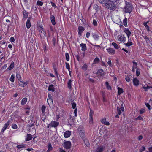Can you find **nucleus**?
I'll return each mask as SVG.
<instances>
[{
	"label": "nucleus",
	"instance_id": "obj_17",
	"mask_svg": "<svg viewBox=\"0 0 152 152\" xmlns=\"http://www.w3.org/2000/svg\"><path fill=\"white\" fill-rule=\"evenodd\" d=\"M47 102L48 104H51L53 102V99L52 98V96L50 94H48Z\"/></svg>",
	"mask_w": 152,
	"mask_h": 152
},
{
	"label": "nucleus",
	"instance_id": "obj_5",
	"mask_svg": "<svg viewBox=\"0 0 152 152\" xmlns=\"http://www.w3.org/2000/svg\"><path fill=\"white\" fill-rule=\"evenodd\" d=\"M12 119H11V120H8V121L5 124L4 126L2 128L1 132H3L7 129V128L9 125L10 124L12 123Z\"/></svg>",
	"mask_w": 152,
	"mask_h": 152
},
{
	"label": "nucleus",
	"instance_id": "obj_61",
	"mask_svg": "<svg viewBox=\"0 0 152 152\" xmlns=\"http://www.w3.org/2000/svg\"><path fill=\"white\" fill-rule=\"evenodd\" d=\"M93 114V112L91 110H90L89 115L90 117H92Z\"/></svg>",
	"mask_w": 152,
	"mask_h": 152
},
{
	"label": "nucleus",
	"instance_id": "obj_45",
	"mask_svg": "<svg viewBox=\"0 0 152 152\" xmlns=\"http://www.w3.org/2000/svg\"><path fill=\"white\" fill-rule=\"evenodd\" d=\"M10 80L11 82H14L15 80V76L14 74H12L10 78Z\"/></svg>",
	"mask_w": 152,
	"mask_h": 152
},
{
	"label": "nucleus",
	"instance_id": "obj_44",
	"mask_svg": "<svg viewBox=\"0 0 152 152\" xmlns=\"http://www.w3.org/2000/svg\"><path fill=\"white\" fill-rule=\"evenodd\" d=\"M99 61V58L96 57L94 59L93 61V63L94 64H96L98 63Z\"/></svg>",
	"mask_w": 152,
	"mask_h": 152
},
{
	"label": "nucleus",
	"instance_id": "obj_38",
	"mask_svg": "<svg viewBox=\"0 0 152 152\" xmlns=\"http://www.w3.org/2000/svg\"><path fill=\"white\" fill-rule=\"evenodd\" d=\"M143 88L145 90V91H146L148 89L151 88V87L148 86V85H144L143 86Z\"/></svg>",
	"mask_w": 152,
	"mask_h": 152
},
{
	"label": "nucleus",
	"instance_id": "obj_58",
	"mask_svg": "<svg viewBox=\"0 0 152 152\" xmlns=\"http://www.w3.org/2000/svg\"><path fill=\"white\" fill-rule=\"evenodd\" d=\"M93 23L94 26H97V22L95 20H93Z\"/></svg>",
	"mask_w": 152,
	"mask_h": 152
},
{
	"label": "nucleus",
	"instance_id": "obj_10",
	"mask_svg": "<svg viewBox=\"0 0 152 152\" xmlns=\"http://www.w3.org/2000/svg\"><path fill=\"white\" fill-rule=\"evenodd\" d=\"M96 74L98 76H103L105 75V72L102 69H100L97 71Z\"/></svg>",
	"mask_w": 152,
	"mask_h": 152
},
{
	"label": "nucleus",
	"instance_id": "obj_63",
	"mask_svg": "<svg viewBox=\"0 0 152 152\" xmlns=\"http://www.w3.org/2000/svg\"><path fill=\"white\" fill-rule=\"evenodd\" d=\"M136 119L139 120H142L143 119L141 116H139L136 118Z\"/></svg>",
	"mask_w": 152,
	"mask_h": 152
},
{
	"label": "nucleus",
	"instance_id": "obj_2",
	"mask_svg": "<svg viewBox=\"0 0 152 152\" xmlns=\"http://www.w3.org/2000/svg\"><path fill=\"white\" fill-rule=\"evenodd\" d=\"M78 131L79 132V135L82 139L85 138L86 135L85 134V130L82 126H80L78 129Z\"/></svg>",
	"mask_w": 152,
	"mask_h": 152
},
{
	"label": "nucleus",
	"instance_id": "obj_48",
	"mask_svg": "<svg viewBox=\"0 0 152 152\" xmlns=\"http://www.w3.org/2000/svg\"><path fill=\"white\" fill-rule=\"evenodd\" d=\"M133 68L136 69L137 68V64L136 62L133 61Z\"/></svg>",
	"mask_w": 152,
	"mask_h": 152
},
{
	"label": "nucleus",
	"instance_id": "obj_25",
	"mask_svg": "<svg viewBox=\"0 0 152 152\" xmlns=\"http://www.w3.org/2000/svg\"><path fill=\"white\" fill-rule=\"evenodd\" d=\"M27 137L26 139V141H28L31 140L32 138V137L30 134H28L27 135Z\"/></svg>",
	"mask_w": 152,
	"mask_h": 152
},
{
	"label": "nucleus",
	"instance_id": "obj_6",
	"mask_svg": "<svg viewBox=\"0 0 152 152\" xmlns=\"http://www.w3.org/2000/svg\"><path fill=\"white\" fill-rule=\"evenodd\" d=\"M71 142L69 141H64L63 145V147L66 149H69L71 147Z\"/></svg>",
	"mask_w": 152,
	"mask_h": 152
},
{
	"label": "nucleus",
	"instance_id": "obj_14",
	"mask_svg": "<svg viewBox=\"0 0 152 152\" xmlns=\"http://www.w3.org/2000/svg\"><path fill=\"white\" fill-rule=\"evenodd\" d=\"M28 83V82L27 81L23 82L20 80L19 82V85L21 87H24L27 85Z\"/></svg>",
	"mask_w": 152,
	"mask_h": 152
},
{
	"label": "nucleus",
	"instance_id": "obj_40",
	"mask_svg": "<svg viewBox=\"0 0 152 152\" xmlns=\"http://www.w3.org/2000/svg\"><path fill=\"white\" fill-rule=\"evenodd\" d=\"M71 82L72 81L71 79H69V81L67 83L68 87L69 89H71L72 88L71 86Z\"/></svg>",
	"mask_w": 152,
	"mask_h": 152
},
{
	"label": "nucleus",
	"instance_id": "obj_8",
	"mask_svg": "<svg viewBox=\"0 0 152 152\" xmlns=\"http://www.w3.org/2000/svg\"><path fill=\"white\" fill-rule=\"evenodd\" d=\"M59 123L58 122L55 121H52L49 123L50 126L53 127L55 128L56 127L59 125Z\"/></svg>",
	"mask_w": 152,
	"mask_h": 152
},
{
	"label": "nucleus",
	"instance_id": "obj_24",
	"mask_svg": "<svg viewBox=\"0 0 152 152\" xmlns=\"http://www.w3.org/2000/svg\"><path fill=\"white\" fill-rule=\"evenodd\" d=\"M48 90L49 91L52 92L54 91L55 90L53 85L52 84L50 85L48 87Z\"/></svg>",
	"mask_w": 152,
	"mask_h": 152
},
{
	"label": "nucleus",
	"instance_id": "obj_60",
	"mask_svg": "<svg viewBox=\"0 0 152 152\" xmlns=\"http://www.w3.org/2000/svg\"><path fill=\"white\" fill-rule=\"evenodd\" d=\"M145 111V110L144 109L142 108L140 110V114H142Z\"/></svg>",
	"mask_w": 152,
	"mask_h": 152
},
{
	"label": "nucleus",
	"instance_id": "obj_30",
	"mask_svg": "<svg viewBox=\"0 0 152 152\" xmlns=\"http://www.w3.org/2000/svg\"><path fill=\"white\" fill-rule=\"evenodd\" d=\"M27 99L26 98H24L22 100L21 103L22 105L25 104L27 102Z\"/></svg>",
	"mask_w": 152,
	"mask_h": 152
},
{
	"label": "nucleus",
	"instance_id": "obj_39",
	"mask_svg": "<svg viewBox=\"0 0 152 152\" xmlns=\"http://www.w3.org/2000/svg\"><path fill=\"white\" fill-rule=\"evenodd\" d=\"M112 45L114 47V48L116 49H118L119 48V46L115 42H112Z\"/></svg>",
	"mask_w": 152,
	"mask_h": 152
},
{
	"label": "nucleus",
	"instance_id": "obj_33",
	"mask_svg": "<svg viewBox=\"0 0 152 152\" xmlns=\"http://www.w3.org/2000/svg\"><path fill=\"white\" fill-rule=\"evenodd\" d=\"M16 147L18 148L19 149L24 148L25 147V145L24 144L18 145Z\"/></svg>",
	"mask_w": 152,
	"mask_h": 152
},
{
	"label": "nucleus",
	"instance_id": "obj_29",
	"mask_svg": "<svg viewBox=\"0 0 152 152\" xmlns=\"http://www.w3.org/2000/svg\"><path fill=\"white\" fill-rule=\"evenodd\" d=\"M14 62L13 61H12L11 62L10 66L8 68V69L10 70H12L14 68Z\"/></svg>",
	"mask_w": 152,
	"mask_h": 152
},
{
	"label": "nucleus",
	"instance_id": "obj_32",
	"mask_svg": "<svg viewBox=\"0 0 152 152\" xmlns=\"http://www.w3.org/2000/svg\"><path fill=\"white\" fill-rule=\"evenodd\" d=\"M83 140L84 142L86 144V145L88 147L89 145V143L88 140L86 139L85 138Z\"/></svg>",
	"mask_w": 152,
	"mask_h": 152
},
{
	"label": "nucleus",
	"instance_id": "obj_53",
	"mask_svg": "<svg viewBox=\"0 0 152 152\" xmlns=\"http://www.w3.org/2000/svg\"><path fill=\"white\" fill-rule=\"evenodd\" d=\"M145 148L144 147L142 146L141 147V148H140V149H139L140 151V152H141L142 151H143L145 150Z\"/></svg>",
	"mask_w": 152,
	"mask_h": 152
},
{
	"label": "nucleus",
	"instance_id": "obj_23",
	"mask_svg": "<svg viewBox=\"0 0 152 152\" xmlns=\"http://www.w3.org/2000/svg\"><path fill=\"white\" fill-rule=\"evenodd\" d=\"M92 35L94 40L96 41L98 40L99 38V36L98 34L95 33H93L92 34Z\"/></svg>",
	"mask_w": 152,
	"mask_h": 152
},
{
	"label": "nucleus",
	"instance_id": "obj_34",
	"mask_svg": "<svg viewBox=\"0 0 152 152\" xmlns=\"http://www.w3.org/2000/svg\"><path fill=\"white\" fill-rule=\"evenodd\" d=\"M104 148L103 147L100 146L98 147L97 149V151L98 152H102L103 151Z\"/></svg>",
	"mask_w": 152,
	"mask_h": 152
},
{
	"label": "nucleus",
	"instance_id": "obj_50",
	"mask_svg": "<svg viewBox=\"0 0 152 152\" xmlns=\"http://www.w3.org/2000/svg\"><path fill=\"white\" fill-rule=\"evenodd\" d=\"M12 127L14 129H17L18 128L16 124H14L12 126Z\"/></svg>",
	"mask_w": 152,
	"mask_h": 152
},
{
	"label": "nucleus",
	"instance_id": "obj_20",
	"mask_svg": "<svg viewBox=\"0 0 152 152\" xmlns=\"http://www.w3.org/2000/svg\"><path fill=\"white\" fill-rule=\"evenodd\" d=\"M101 122L104 125H110V123L109 122L106 121V119L105 118L102 119L101 120Z\"/></svg>",
	"mask_w": 152,
	"mask_h": 152
},
{
	"label": "nucleus",
	"instance_id": "obj_62",
	"mask_svg": "<svg viewBox=\"0 0 152 152\" xmlns=\"http://www.w3.org/2000/svg\"><path fill=\"white\" fill-rule=\"evenodd\" d=\"M89 123L90 124H92L93 123V119L92 117H90Z\"/></svg>",
	"mask_w": 152,
	"mask_h": 152
},
{
	"label": "nucleus",
	"instance_id": "obj_3",
	"mask_svg": "<svg viewBox=\"0 0 152 152\" xmlns=\"http://www.w3.org/2000/svg\"><path fill=\"white\" fill-rule=\"evenodd\" d=\"M106 8L110 10H114L115 9L116 6L115 4L113 2L109 1L105 6Z\"/></svg>",
	"mask_w": 152,
	"mask_h": 152
},
{
	"label": "nucleus",
	"instance_id": "obj_21",
	"mask_svg": "<svg viewBox=\"0 0 152 152\" xmlns=\"http://www.w3.org/2000/svg\"><path fill=\"white\" fill-rule=\"evenodd\" d=\"M98 1L105 6L109 1L108 0H98Z\"/></svg>",
	"mask_w": 152,
	"mask_h": 152
},
{
	"label": "nucleus",
	"instance_id": "obj_64",
	"mask_svg": "<svg viewBox=\"0 0 152 152\" xmlns=\"http://www.w3.org/2000/svg\"><path fill=\"white\" fill-rule=\"evenodd\" d=\"M7 67V64H5L4 65H3L2 67L1 68V69L2 70H3L4 69H5Z\"/></svg>",
	"mask_w": 152,
	"mask_h": 152
},
{
	"label": "nucleus",
	"instance_id": "obj_36",
	"mask_svg": "<svg viewBox=\"0 0 152 152\" xmlns=\"http://www.w3.org/2000/svg\"><path fill=\"white\" fill-rule=\"evenodd\" d=\"M36 4L38 6H42L43 5V2L39 0H38Z\"/></svg>",
	"mask_w": 152,
	"mask_h": 152
},
{
	"label": "nucleus",
	"instance_id": "obj_4",
	"mask_svg": "<svg viewBox=\"0 0 152 152\" xmlns=\"http://www.w3.org/2000/svg\"><path fill=\"white\" fill-rule=\"evenodd\" d=\"M117 109L118 114L115 115V117L118 118L119 117V115H120L122 113V112H123L124 110L123 103L121 104L120 107L119 108L118 106L117 107Z\"/></svg>",
	"mask_w": 152,
	"mask_h": 152
},
{
	"label": "nucleus",
	"instance_id": "obj_41",
	"mask_svg": "<svg viewBox=\"0 0 152 152\" xmlns=\"http://www.w3.org/2000/svg\"><path fill=\"white\" fill-rule=\"evenodd\" d=\"M46 108V107L45 105H42L41 107V110L42 113L44 114L45 111V109Z\"/></svg>",
	"mask_w": 152,
	"mask_h": 152
},
{
	"label": "nucleus",
	"instance_id": "obj_9",
	"mask_svg": "<svg viewBox=\"0 0 152 152\" xmlns=\"http://www.w3.org/2000/svg\"><path fill=\"white\" fill-rule=\"evenodd\" d=\"M118 40L121 42H124L126 41V38L124 35L122 34L118 35Z\"/></svg>",
	"mask_w": 152,
	"mask_h": 152
},
{
	"label": "nucleus",
	"instance_id": "obj_55",
	"mask_svg": "<svg viewBox=\"0 0 152 152\" xmlns=\"http://www.w3.org/2000/svg\"><path fill=\"white\" fill-rule=\"evenodd\" d=\"M140 74V72L139 70L137 69L136 71V75L137 76H138Z\"/></svg>",
	"mask_w": 152,
	"mask_h": 152
},
{
	"label": "nucleus",
	"instance_id": "obj_31",
	"mask_svg": "<svg viewBox=\"0 0 152 152\" xmlns=\"http://www.w3.org/2000/svg\"><path fill=\"white\" fill-rule=\"evenodd\" d=\"M123 23L124 25L126 27L127 26V18L126 17L123 20Z\"/></svg>",
	"mask_w": 152,
	"mask_h": 152
},
{
	"label": "nucleus",
	"instance_id": "obj_15",
	"mask_svg": "<svg viewBox=\"0 0 152 152\" xmlns=\"http://www.w3.org/2000/svg\"><path fill=\"white\" fill-rule=\"evenodd\" d=\"M71 134V132L69 131H66L64 134V135L65 138H68L70 136Z\"/></svg>",
	"mask_w": 152,
	"mask_h": 152
},
{
	"label": "nucleus",
	"instance_id": "obj_12",
	"mask_svg": "<svg viewBox=\"0 0 152 152\" xmlns=\"http://www.w3.org/2000/svg\"><path fill=\"white\" fill-rule=\"evenodd\" d=\"M124 31L127 35L128 39H129V37L131 35V33L129 29L128 28H125L124 29Z\"/></svg>",
	"mask_w": 152,
	"mask_h": 152
},
{
	"label": "nucleus",
	"instance_id": "obj_52",
	"mask_svg": "<svg viewBox=\"0 0 152 152\" xmlns=\"http://www.w3.org/2000/svg\"><path fill=\"white\" fill-rule=\"evenodd\" d=\"M145 104L149 110H150L151 107L149 104L148 103H145Z\"/></svg>",
	"mask_w": 152,
	"mask_h": 152
},
{
	"label": "nucleus",
	"instance_id": "obj_22",
	"mask_svg": "<svg viewBox=\"0 0 152 152\" xmlns=\"http://www.w3.org/2000/svg\"><path fill=\"white\" fill-rule=\"evenodd\" d=\"M133 83L134 86H137L139 84V80L137 78H134L133 79Z\"/></svg>",
	"mask_w": 152,
	"mask_h": 152
},
{
	"label": "nucleus",
	"instance_id": "obj_47",
	"mask_svg": "<svg viewBox=\"0 0 152 152\" xmlns=\"http://www.w3.org/2000/svg\"><path fill=\"white\" fill-rule=\"evenodd\" d=\"M65 64H66V68L69 71L70 70V66H69V64L68 63L66 62Z\"/></svg>",
	"mask_w": 152,
	"mask_h": 152
},
{
	"label": "nucleus",
	"instance_id": "obj_59",
	"mask_svg": "<svg viewBox=\"0 0 152 152\" xmlns=\"http://www.w3.org/2000/svg\"><path fill=\"white\" fill-rule=\"evenodd\" d=\"M143 136L142 135H139L137 138L138 140L139 141L141 140Z\"/></svg>",
	"mask_w": 152,
	"mask_h": 152
},
{
	"label": "nucleus",
	"instance_id": "obj_16",
	"mask_svg": "<svg viewBox=\"0 0 152 152\" xmlns=\"http://www.w3.org/2000/svg\"><path fill=\"white\" fill-rule=\"evenodd\" d=\"M50 20L51 21V23L53 25H55L56 24L55 18L53 15H50Z\"/></svg>",
	"mask_w": 152,
	"mask_h": 152
},
{
	"label": "nucleus",
	"instance_id": "obj_19",
	"mask_svg": "<svg viewBox=\"0 0 152 152\" xmlns=\"http://www.w3.org/2000/svg\"><path fill=\"white\" fill-rule=\"evenodd\" d=\"M80 46L81 48V50L82 51H85L86 50L87 48L86 44L81 43L80 44Z\"/></svg>",
	"mask_w": 152,
	"mask_h": 152
},
{
	"label": "nucleus",
	"instance_id": "obj_27",
	"mask_svg": "<svg viewBox=\"0 0 152 152\" xmlns=\"http://www.w3.org/2000/svg\"><path fill=\"white\" fill-rule=\"evenodd\" d=\"M117 89L118 94L119 95H120L121 94L123 93V89H122V88L118 87Z\"/></svg>",
	"mask_w": 152,
	"mask_h": 152
},
{
	"label": "nucleus",
	"instance_id": "obj_46",
	"mask_svg": "<svg viewBox=\"0 0 152 152\" xmlns=\"http://www.w3.org/2000/svg\"><path fill=\"white\" fill-rule=\"evenodd\" d=\"M124 45L126 46L129 47L132 45H133V44L132 42H128L127 43H124Z\"/></svg>",
	"mask_w": 152,
	"mask_h": 152
},
{
	"label": "nucleus",
	"instance_id": "obj_37",
	"mask_svg": "<svg viewBox=\"0 0 152 152\" xmlns=\"http://www.w3.org/2000/svg\"><path fill=\"white\" fill-rule=\"evenodd\" d=\"M88 66L86 64H85L82 67V69L86 71L87 70V67Z\"/></svg>",
	"mask_w": 152,
	"mask_h": 152
},
{
	"label": "nucleus",
	"instance_id": "obj_49",
	"mask_svg": "<svg viewBox=\"0 0 152 152\" xmlns=\"http://www.w3.org/2000/svg\"><path fill=\"white\" fill-rule=\"evenodd\" d=\"M56 41V38H54L53 37V40H52V42H53V45L54 46H55V45Z\"/></svg>",
	"mask_w": 152,
	"mask_h": 152
},
{
	"label": "nucleus",
	"instance_id": "obj_43",
	"mask_svg": "<svg viewBox=\"0 0 152 152\" xmlns=\"http://www.w3.org/2000/svg\"><path fill=\"white\" fill-rule=\"evenodd\" d=\"M16 77L19 80V81L21 80V77L20 74L19 73H17L16 74Z\"/></svg>",
	"mask_w": 152,
	"mask_h": 152
},
{
	"label": "nucleus",
	"instance_id": "obj_1",
	"mask_svg": "<svg viewBox=\"0 0 152 152\" xmlns=\"http://www.w3.org/2000/svg\"><path fill=\"white\" fill-rule=\"evenodd\" d=\"M133 6L129 2H126V6L124 9V11L125 13H131L133 10Z\"/></svg>",
	"mask_w": 152,
	"mask_h": 152
},
{
	"label": "nucleus",
	"instance_id": "obj_13",
	"mask_svg": "<svg viewBox=\"0 0 152 152\" xmlns=\"http://www.w3.org/2000/svg\"><path fill=\"white\" fill-rule=\"evenodd\" d=\"M85 28L82 26H79L78 27V35L81 36L83 32L84 31Z\"/></svg>",
	"mask_w": 152,
	"mask_h": 152
},
{
	"label": "nucleus",
	"instance_id": "obj_57",
	"mask_svg": "<svg viewBox=\"0 0 152 152\" xmlns=\"http://www.w3.org/2000/svg\"><path fill=\"white\" fill-rule=\"evenodd\" d=\"M72 105L73 109L75 108L76 107V104L75 102H72Z\"/></svg>",
	"mask_w": 152,
	"mask_h": 152
},
{
	"label": "nucleus",
	"instance_id": "obj_56",
	"mask_svg": "<svg viewBox=\"0 0 152 152\" xmlns=\"http://www.w3.org/2000/svg\"><path fill=\"white\" fill-rule=\"evenodd\" d=\"M51 4L52 5V6L54 7V8H57V6L56 5L55 3L54 2L51 1L50 2Z\"/></svg>",
	"mask_w": 152,
	"mask_h": 152
},
{
	"label": "nucleus",
	"instance_id": "obj_35",
	"mask_svg": "<svg viewBox=\"0 0 152 152\" xmlns=\"http://www.w3.org/2000/svg\"><path fill=\"white\" fill-rule=\"evenodd\" d=\"M28 13L26 11H25L23 14V18H26L28 17Z\"/></svg>",
	"mask_w": 152,
	"mask_h": 152
},
{
	"label": "nucleus",
	"instance_id": "obj_18",
	"mask_svg": "<svg viewBox=\"0 0 152 152\" xmlns=\"http://www.w3.org/2000/svg\"><path fill=\"white\" fill-rule=\"evenodd\" d=\"M30 19L31 18L30 17L28 18L26 22V27L28 28H29L31 26V23L30 22Z\"/></svg>",
	"mask_w": 152,
	"mask_h": 152
},
{
	"label": "nucleus",
	"instance_id": "obj_28",
	"mask_svg": "<svg viewBox=\"0 0 152 152\" xmlns=\"http://www.w3.org/2000/svg\"><path fill=\"white\" fill-rule=\"evenodd\" d=\"M142 36L146 42L148 43L150 41L149 37L146 35H142Z\"/></svg>",
	"mask_w": 152,
	"mask_h": 152
},
{
	"label": "nucleus",
	"instance_id": "obj_26",
	"mask_svg": "<svg viewBox=\"0 0 152 152\" xmlns=\"http://www.w3.org/2000/svg\"><path fill=\"white\" fill-rule=\"evenodd\" d=\"M48 150L47 151L48 152H49L50 151L52 150L53 149V147L51 145V144L50 143H49L48 144Z\"/></svg>",
	"mask_w": 152,
	"mask_h": 152
},
{
	"label": "nucleus",
	"instance_id": "obj_51",
	"mask_svg": "<svg viewBox=\"0 0 152 152\" xmlns=\"http://www.w3.org/2000/svg\"><path fill=\"white\" fill-rule=\"evenodd\" d=\"M94 9L96 10V11H98L99 9V6L97 4L95 5L94 6Z\"/></svg>",
	"mask_w": 152,
	"mask_h": 152
},
{
	"label": "nucleus",
	"instance_id": "obj_7",
	"mask_svg": "<svg viewBox=\"0 0 152 152\" xmlns=\"http://www.w3.org/2000/svg\"><path fill=\"white\" fill-rule=\"evenodd\" d=\"M40 28V29H39V34L41 38L45 37L46 35V33L44 31L43 26H41Z\"/></svg>",
	"mask_w": 152,
	"mask_h": 152
},
{
	"label": "nucleus",
	"instance_id": "obj_42",
	"mask_svg": "<svg viewBox=\"0 0 152 152\" xmlns=\"http://www.w3.org/2000/svg\"><path fill=\"white\" fill-rule=\"evenodd\" d=\"M66 56V59L67 61H68L69 60V53H66L65 54Z\"/></svg>",
	"mask_w": 152,
	"mask_h": 152
},
{
	"label": "nucleus",
	"instance_id": "obj_54",
	"mask_svg": "<svg viewBox=\"0 0 152 152\" xmlns=\"http://www.w3.org/2000/svg\"><path fill=\"white\" fill-rule=\"evenodd\" d=\"M34 123H33L32 124H29L27 125V126L28 128H31L32 127L34 126Z\"/></svg>",
	"mask_w": 152,
	"mask_h": 152
},
{
	"label": "nucleus",
	"instance_id": "obj_11",
	"mask_svg": "<svg viewBox=\"0 0 152 152\" xmlns=\"http://www.w3.org/2000/svg\"><path fill=\"white\" fill-rule=\"evenodd\" d=\"M106 50L108 53L110 55H114L115 53V50L112 48H109L107 49Z\"/></svg>",
	"mask_w": 152,
	"mask_h": 152
}]
</instances>
